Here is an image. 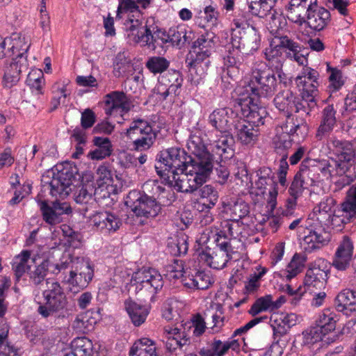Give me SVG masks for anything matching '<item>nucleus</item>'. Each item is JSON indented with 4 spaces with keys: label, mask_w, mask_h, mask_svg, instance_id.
Listing matches in <instances>:
<instances>
[{
    "label": "nucleus",
    "mask_w": 356,
    "mask_h": 356,
    "mask_svg": "<svg viewBox=\"0 0 356 356\" xmlns=\"http://www.w3.org/2000/svg\"><path fill=\"white\" fill-rule=\"evenodd\" d=\"M336 200L330 196L325 197L314 208L316 220H309L306 225L307 234L304 237L305 243L308 245L305 250L312 251L320 249L328 243L330 234L326 232L324 225H329L330 218L337 210Z\"/></svg>",
    "instance_id": "obj_1"
},
{
    "label": "nucleus",
    "mask_w": 356,
    "mask_h": 356,
    "mask_svg": "<svg viewBox=\"0 0 356 356\" xmlns=\"http://www.w3.org/2000/svg\"><path fill=\"white\" fill-rule=\"evenodd\" d=\"M212 170L213 168L209 165L193 163L188 165L187 170H179L168 175V179L178 192L193 193L207 181Z\"/></svg>",
    "instance_id": "obj_2"
},
{
    "label": "nucleus",
    "mask_w": 356,
    "mask_h": 356,
    "mask_svg": "<svg viewBox=\"0 0 356 356\" xmlns=\"http://www.w3.org/2000/svg\"><path fill=\"white\" fill-rule=\"evenodd\" d=\"M192 163L193 158L184 149L171 147L162 150L158 155L155 170L161 177L167 176L168 178L174 172L187 170L188 165Z\"/></svg>",
    "instance_id": "obj_3"
},
{
    "label": "nucleus",
    "mask_w": 356,
    "mask_h": 356,
    "mask_svg": "<svg viewBox=\"0 0 356 356\" xmlns=\"http://www.w3.org/2000/svg\"><path fill=\"white\" fill-rule=\"evenodd\" d=\"M234 139L231 135H223L211 145L213 152V164L216 163L215 172L217 175V181L223 184L229 176V171L226 165L221 164L229 160L234 154L233 146Z\"/></svg>",
    "instance_id": "obj_4"
},
{
    "label": "nucleus",
    "mask_w": 356,
    "mask_h": 356,
    "mask_svg": "<svg viewBox=\"0 0 356 356\" xmlns=\"http://www.w3.org/2000/svg\"><path fill=\"white\" fill-rule=\"evenodd\" d=\"M277 81L275 73L269 69L253 71L247 91L258 98L272 97L277 90Z\"/></svg>",
    "instance_id": "obj_5"
},
{
    "label": "nucleus",
    "mask_w": 356,
    "mask_h": 356,
    "mask_svg": "<svg viewBox=\"0 0 356 356\" xmlns=\"http://www.w3.org/2000/svg\"><path fill=\"white\" fill-rule=\"evenodd\" d=\"M214 38L213 33H206L193 42L186 60L188 67L197 69L204 61V65H208V59L215 47Z\"/></svg>",
    "instance_id": "obj_6"
},
{
    "label": "nucleus",
    "mask_w": 356,
    "mask_h": 356,
    "mask_svg": "<svg viewBox=\"0 0 356 356\" xmlns=\"http://www.w3.org/2000/svg\"><path fill=\"white\" fill-rule=\"evenodd\" d=\"M330 149L335 156L326 165L337 166L339 169L346 170L348 167H355V147L353 143L346 140L332 138Z\"/></svg>",
    "instance_id": "obj_7"
},
{
    "label": "nucleus",
    "mask_w": 356,
    "mask_h": 356,
    "mask_svg": "<svg viewBox=\"0 0 356 356\" xmlns=\"http://www.w3.org/2000/svg\"><path fill=\"white\" fill-rule=\"evenodd\" d=\"M44 302L41 303L38 312L44 318H47L56 312L63 309L67 305V298L58 282H54L43 292Z\"/></svg>",
    "instance_id": "obj_8"
},
{
    "label": "nucleus",
    "mask_w": 356,
    "mask_h": 356,
    "mask_svg": "<svg viewBox=\"0 0 356 356\" xmlns=\"http://www.w3.org/2000/svg\"><path fill=\"white\" fill-rule=\"evenodd\" d=\"M125 204L136 216L147 218L156 216L161 210L156 201L143 195L138 191H131L129 193Z\"/></svg>",
    "instance_id": "obj_9"
},
{
    "label": "nucleus",
    "mask_w": 356,
    "mask_h": 356,
    "mask_svg": "<svg viewBox=\"0 0 356 356\" xmlns=\"http://www.w3.org/2000/svg\"><path fill=\"white\" fill-rule=\"evenodd\" d=\"M135 282L136 291L140 297L145 294L153 297L163 285L162 276L152 268L137 272L135 275Z\"/></svg>",
    "instance_id": "obj_10"
},
{
    "label": "nucleus",
    "mask_w": 356,
    "mask_h": 356,
    "mask_svg": "<svg viewBox=\"0 0 356 356\" xmlns=\"http://www.w3.org/2000/svg\"><path fill=\"white\" fill-rule=\"evenodd\" d=\"M74 179L73 168L71 167L64 168L57 174H54L50 181H47L46 184H43V188L49 189L52 196L63 199L72 191L71 186Z\"/></svg>",
    "instance_id": "obj_11"
},
{
    "label": "nucleus",
    "mask_w": 356,
    "mask_h": 356,
    "mask_svg": "<svg viewBox=\"0 0 356 356\" xmlns=\"http://www.w3.org/2000/svg\"><path fill=\"white\" fill-rule=\"evenodd\" d=\"M93 276V269L88 260L84 259L75 262L72 270H70L69 275H65L63 280L79 291L87 287Z\"/></svg>",
    "instance_id": "obj_12"
},
{
    "label": "nucleus",
    "mask_w": 356,
    "mask_h": 356,
    "mask_svg": "<svg viewBox=\"0 0 356 356\" xmlns=\"http://www.w3.org/2000/svg\"><path fill=\"white\" fill-rule=\"evenodd\" d=\"M239 118L238 114L234 111L232 108H218L213 111L209 115V121L210 124L218 130L222 136L229 134V130L231 129V127H234V124Z\"/></svg>",
    "instance_id": "obj_13"
},
{
    "label": "nucleus",
    "mask_w": 356,
    "mask_h": 356,
    "mask_svg": "<svg viewBox=\"0 0 356 356\" xmlns=\"http://www.w3.org/2000/svg\"><path fill=\"white\" fill-rule=\"evenodd\" d=\"M29 70L27 56L20 55L19 57H13L10 63H7L4 68L3 84L5 87L10 88L16 85L20 79V74L26 72Z\"/></svg>",
    "instance_id": "obj_14"
},
{
    "label": "nucleus",
    "mask_w": 356,
    "mask_h": 356,
    "mask_svg": "<svg viewBox=\"0 0 356 356\" xmlns=\"http://www.w3.org/2000/svg\"><path fill=\"white\" fill-rule=\"evenodd\" d=\"M322 171L329 174L334 191L341 190L356 179L355 167H348L345 170L339 169L337 166L326 165L323 167Z\"/></svg>",
    "instance_id": "obj_15"
},
{
    "label": "nucleus",
    "mask_w": 356,
    "mask_h": 356,
    "mask_svg": "<svg viewBox=\"0 0 356 356\" xmlns=\"http://www.w3.org/2000/svg\"><path fill=\"white\" fill-rule=\"evenodd\" d=\"M187 146L195 156L193 163L213 168V152L210 153L206 148L200 136L192 135L187 142Z\"/></svg>",
    "instance_id": "obj_16"
},
{
    "label": "nucleus",
    "mask_w": 356,
    "mask_h": 356,
    "mask_svg": "<svg viewBox=\"0 0 356 356\" xmlns=\"http://www.w3.org/2000/svg\"><path fill=\"white\" fill-rule=\"evenodd\" d=\"M95 228L104 234L115 232L122 225L121 219L115 214L108 211L99 212L91 218Z\"/></svg>",
    "instance_id": "obj_17"
},
{
    "label": "nucleus",
    "mask_w": 356,
    "mask_h": 356,
    "mask_svg": "<svg viewBox=\"0 0 356 356\" xmlns=\"http://www.w3.org/2000/svg\"><path fill=\"white\" fill-rule=\"evenodd\" d=\"M317 0H291L286 10V16L291 22L302 24L310 8Z\"/></svg>",
    "instance_id": "obj_18"
},
{
    "label": "nucleus",
    "mask_w": 356,
    "mask_h": 356,
    "mask_svg": "<svg viewBox=\"0 0 356 356\" xmlns=\"http://www.w3.org/2000/svg\"><path fill=\"white\" fill-rule=\"evenodd\" d=\"M244 118L239 117L234 129L238 140L243 145H253L258 140L259 129L252 126Z\"/></svg>",
    "instance_id": "obj_19"
},
{
    "label": "nucleus",
    "mask_w": 356,
    "mask_h": 356,
    "mask_svg": "<svg viewBox=\"0 0 356 356\" xmlns=\"http://www.w3.org/2000/svg\"><path fill=\"white\" fill-rule=\"evenodd\" d=\"M312 89L303 88L301 97H296L295 113H300L301 116H307L316 106V96L317 95L316 86L311 84Z\"/></svg>",
    "instance_id": "obj_20"
},
{
    "label": "nucleus",
    "mask_w": 356,
    "mask_h": 356,
    "mask_svg": "<svg viewBox=\"0 0 356 356\" xmlns=\"http://www.w3.org/2000/svg\"><path fill=\"white\" fill-rule=\"evenodd\" d=\"M106 113L112 115L115 111L127 113L131 107V102L122 91H113L105 96Z\"/></svg>",
    "instance_id": "obj_21"
},
{
    "label": "nucleus",
    "mask_w": 356,
    "mask_h": 356,
    "mask_svg": "<svg viewBox=\"0 0 356 356\" xmlns=\"http://www.w3.org/2000/svg\"><path fill=\"white\" fill-rule=\"evenodd\" d=\"M211 249L207 247L198 250V256L201 261H204L208 266L214 269H222L227 263L232 259L231 255L223 250L210 252Z\"/></svg>",
    "instance_id": "obj_22"
},
{
    "label": "nucleus",
    "mask_w": 356,
    "mask_h": 356,
    "mask_svg": "<svg viewBox=\"0 0 356 356\" xmlns=\"http://www.w3.org/2000/svg\"><path fill=\"white\" fill-rule=\"evenodd\" d=\"M330 18V12L319 6L317 1L310 8L306 17V22L311 29L319 31L325 27Z\"/></svg>",
    "instance_id": "obj_23"
},
{
    "label": "nucleus",
    "mask_w": 356,
    "mask_h": 356,
    "mask_svg": "<svg viewBox=\"0 0 356 356\" xmlns=\"http://www.w3.org/2000/svg\"><path fill=\"white\" fill-rule=\"evenodd\" d=\"M353 245L348 236H344L339 244L332 261V266L339 270H345L353 256Z\"/></svg>",
    "instance_id": "obj_24"
},
{
    "label": "nucleus",
    "mask_w": 356,
    "mask_h": 356,
    "mask_svg": "<svg viewBox=\"0 0 356 356\" xmlns=\"http://www.w3.org/2000/svg\"><path fill=\"white\" fill-rule=\"evenodd\" d=\"M336 122V110L333 105H327L322 111L321 123L316 134V138L321 140L328 136L332 131Z\"/></svg>",
    "instance_id": "obj_25"
},
{
    "label": "nucleus",
    "mask_w": 356,
    "mask_h": 356,
    "mask_svg": "<svg viewBox=\"0 0 356 356\" xmlns=\"http://www.w3.org/2000/svg\"><path fill=\"white\" fill-rule=\"evenodd\" d=\"M243 47V53L249 54L257 50L259 47L260 37L257 30L251 25L247 24L238 31Z\"/></svg>",
    "instance_id": "obj_26"
},
{
    "label": "nucleus",
    "mask_w": 356,
    "mask_h": 356,
    "mask_svg": "<svg viewBox=\"0 0 356 356\" xmlns=\"http://www.w3.org/2000/svg\"><path fill=\"white\" fill-rule=\"evenodd\" d=\"M334 306L339 312L348 315L355 311L356 306V291L349 289L342 290L338 293L334 300Z\"/></svg>",
    "instance_id": "obj_27"
},
{
    "label": "nucleus",
    "mask_w": 356,
    "mask_h": 356,
    "mask_svg": "<svg viewBox=\"0 0 356 356\" xmlns=\"http://www.w3.org/2000/svg\"><path fill=\"white\" fill-rule=\"evenodd\" d=\"M296 97L289 90L278 93L274 99L275 107L282 112L286 119L292 118L293 113H295Z\"/></svg>",
    "instance_id": "obj_28"
},
{
    "label": "nucleus",
    "mask_w": 356,
    "mask_h": 356,
    "mask_svg": "<svg viewBox=\"0 0 356 356\" xmlns=\"http://www.w3.org/2000/svg\"><path fill=\"white\" fill-rule=\"evenodd\" d=\"M282 131L289 133L293 138L300 140L305 138L308 132V126L305 120L302 117H292L286 120L285 123L282 127Z\"/></svg>",
    "instance_id": "obj_29"
},
{
    "label": "nucleus",
    "mask_w": 356,
    "mask_h": 356,
    "mask_svg": "<svg viewBox=\"0 0 356 356\" xmlns=\"http://www.w3.org/2000/svg\"><path fill=\"white\" fill-rule=\"evenodd\" d=\"M165 331L167 338L165 346L169 351L175 350L177 348H183L191 343L190 339L186 337L184 332H181L177 327H165Z\"/></svg>",
    "instance_id": "obj_30"
},
{
    "label": "nucleus",
    "mask_w": 356,
    "mask_h": 356,
    "mask_svg": "<svg viewBox=\"0 0 356 356\" xmlns=\"http://www.w3.org/2000/svg\"><path fill=\"white\" fill-rule=\"evenodd\" d=\"M125 25L128 38L134 43H140L141 46H143V40L148 39L146 37L147 30L149 29L147 26H143L142 22L139 19H134L130 17Z\"/></svg>",
    "instance_id": "obj_31"
},
{
    "label": "nucleus",
    "mask_w": 356,
    "mask_h": 356,
    "mask_svg": "<svg viewBox=\"0 0 356 356\" xmlns=\"http://www.w3.org/2000/svg\"><path fill=\"white\" fill-rule=\"evenodd\" d=\"M326 279V271L319 267L310 268L307 270L303 287H307L308 289L311 288L321 289L325 286Z\"/></svg>",
    "instance_id": "obj_32"
},
{
    "label": "nucleus",
    "mask_w": 356,
    "mask_h": 356,
    "mask_svg": "<svg viewBox=\"0 0 356 356\" xmlns=\"http://www.w3.org/2000/svg\"><path fill=\"white\" fill-rule=\"evenodd\" d=\"M8 40L10 41L12 56L19 57L20 55L27 56L26 53L31 46L29 38L21 33H13Z\"/></svg>",
    "instance_id": "obj_33"
},
{
    "label": "nucleus",
    "mask_w": 356,
    "mask_h": 356,
    "mask_svg": "<svg viewBox=\"0 0 356 356\" xmlns=\"http://www.w3.org/2000/svg\"><path fill=\"white\" fill-rule=\"evenodd\" d=\"M125 308L131 322L135 326H140L146 320L149 309L145 306L140 305L132 300L125 302Z\"/></svg>",
    "instance_id": "obj_34"
},
{
    "label": "nucleus",
    "mask_w": 356,
    "mask_h": 356,
    "mask_svg": "<svg viewBox=\"0 0 356 356\" xmlns=\"http://www.w3.org/2000/svg\"><path fill=\"white\" fill-rule=\"evenodd\" d=\"M322 168L318 166H307L302 163L299 171L296 173V177L302 181L305 187L307 188L315 184L318 180L319 172H322Z\"/></svg>",
    "instance_id": "obj_35"
},
{
    "label": "nucleus",
    "mask_w": 356,
    "mask_h": 356,
    "mask_svg": "<svg viewBox=\"0 0 356 356\" xmlns=\"http://www.w3.org/2000/svg\"><path fill=\"white\" fill-rule=\"evenodd\" d=\"M146 37L148 39L143 40V46H147L154 51L156 50L157 47L163 48L165 46L167 47L168 43H170L169 32L167 33L165 31L160 29L152 33L149 28Z\"/></svg>",
    "instance_id": "obj_36"
},
{
    "label": "nucleus",
    "mask_w": 356,
    "mask_h": 356,
    "mask_svg": "<svg viewBox=\"0 0 356 356\" xmlns=\"http://www.w3.org/2000/svg\"><path fill=\"white\" fill-rule=\"evenodd\" d=\"M93 143L96 148L88 154L91 159L102 160L111 154L112 145L108 138L95 137Z\"/></svg>",
    "instance_id": "obj_37"
},
{
    "label": "nucleus",
    "mask_w": 356,
    "mask_h": 356,
    "mask_svg": "<svg viewBox=\"0 0 356 356\" xmlns=\"http://www.w3.org/2000/svg\"><path fill=\"white\" fill-rule=\"evenodd\" d=\"M339 320V316L334 310L327 308L323 309L316 321V325L321 328V330L327 334L334 331L336 328V323Z\"/></svg>",
    "instance_id": "obj_38"
},
{
    "label": "nucleus",
    "mask_w": 356,
    "mask_h": 356,
    "mask_svg": "<svg viewBox=\"0 0 356 356\" xmlns=\"http://www.w3.org/2000/svg\"><path fill=\"white\" fill-rule=\"evenodd\" d=\"M98 191V189L95 188L92 183L87 182L77 187L74 193V198L75 202L78 204H92L95 200L93 196L95 195Z\"/></svg>",
    "instance_id": "obj_39"
},
{
    "label": "nucleus",
    "mask_w": 356,
    "mask_h": 356,
    "mask_svg": "<svg viewBox=\"0 0 356 356\" xmlns=\"http://www.w3.org/2000/svg\"><path fill=\"white\" fill-rule=\"evenodd\" d=\"M355 217L356 211L349 210L348 208H345L344 204H341V207L338 208L335 213H333V216L330 218V220H329V225H332L333 227L341 229L343 225L350 222Z\"/></svg>",
    "instance_id": "obj_40"
},
{
    "label": "nucleus",
    "mask_w": 356,
    "mask_h": 356,
    "mask_svg": "<svg viewBox=\"0 0 356 356\" xmlns=\"http://www.w3.org/2000/svg\"><path fill=\"white\" fill-rule=\"evenodd\" d=\"M130 356H157L154 343L147 338L136 341L129 351Z\"/></svg>",
    "instance_id": "obj_41"
},
{
    "label": "nucleus",
    "mask_w": 356,
    "mask_h": 356,
    "mask_svg": "<svg viewBox=\"0 0 356 356\" xmlns=\"http://www.w3.org/2000/svg\"><path fill=\"white\" fill-rule=\"evenodd\" d=\"M92 353V341L86 337L74 339L72 343V350L64 356H90Z\"/></svg>",
    "instance_id": "obj_42"
},
{
    "label": "nucleus",
    "mask_w": 356,
    "mask_h": 356,
    "mask_svg": "<svg viewBox=\"0 0 356 356\" xmlns=\"http://www.w3.org/2000/svg\"><path fill=\"white\" fill-rule=\"evenodd\" d=\"M30 257V251L23 250L21 254L14 257L12 263V268L14 270L17 281H19L24 273L30 269V266L28 264Z\"/></svg>",
    "instance_id": "obj_43"
},
{
    "label": "nucleus",
    "mask_w": 356,
    "mask_h": 356,
    "mask_svg": "<svg viewBox=\"0 0 356 356\" xmlns=\"http://www.w3.org/2000/svg\"><path fill=\"white\" fill-rule=\"evenodd\" d=\"M249 11L254 15L264 17L271 11L273 0H246Z\"/></svg>",
    "instance_id": "obj_44"
},
{
    "label": "nucleus",
    "mask_w": 356,
    "mask_h": 356,
    "mask_svg": "<svg viewBox=\"0 0 356 356\" xmlns=\"http://www.w3.org/2000/svg\"><path fill=\"white\" fill-rule=\"evenodd\" d=\"M307 257L304 254L296 253L284 271L287 280H291L299 274L304 268Z\"/></svg>",
    "instance_id": "obj_45"
},
{
    "label": "nucleus",
    "mask_w": 356,
    "mask_h": 356,
    "mask_svg": "<svg viewBox=\"0 0 356 356\" xmlns=\"http://www.w3.org/2000/svg\"><path fill=\"white\" fill-rule=\"evenodd\" d=\"M154 131L147 121L143 119H136L131 123L129 128L126 131V135L131 139Z\"/></svg>",
    "instance_id": "obj_46"
},
{
    "label": "nucleus",
    "mask_w": 356,
    "mask_h": 356,
    "mask_svg": "<svg viewBox=\"0 0 356 356\" xmlns=\"http://www.w3.org/2000/svg\"><path fill=\"white\" fill-rule=\"evenodd\" d=\"M152 0H120L117 10V17L121 18V14L123 13H134L138 14V4L144 9L147 8Z\"/></svg>",
    "instance_id": "obj_47"
},
{
    "label": "nucleus",
    "mask_w": 356,
    "mask_h": 356,
    "mask_svg": "<svg viewBox=\"0 0 356 356\" xmlns=\"http://www.w3.org/2000/svg\"><path fill=\"white\" fill-rule=\"evenodd\" d=\"M170 64V61L166 58L153 56L147 58L145 62V67L150 73L156 75L165 72L168 69Z\"/></svg>",
    "instance_id": "obj_48"
},
{
    "label": "nucleus",
    "mask_w": 356,
    "mask_h": 356,
    "mask_svg": "<svg viewBox=\"0 0 356 356\" xmlns=\"http://www.w3.org/2000/svg\"><path fill=\"white\" fill-rule=\"evenodd\" d=\"M195 192L202 199L203 206L207 209L213 207L218 201V192L211 185L202 186Z\"/></svg>",
    "instance_id": "obj_49"
},
{
    "label": "nucleus",
    "mask_w": 356,
    "mask_h": 356,
    "mask_svg": "<svg viewBox=\"0 0 356 356\" xmlns=\"http://www.w3.org/2000/svg\"><path fill=\"white\" fill-rule=\"evenodd\" d=\"M159 82L165 87L170 88L173 87V90L178 91L182 86L183 79L179 71L171 70L161 76Z\"/></svg>",
    "instance_id": "obj_50"
},
{
    "label": "nucleus",
    "mask_w": 356,
    "mask_h": 356,
    "mask_svg": "<svg viewBox=\"0 0 356 356\" xmlns=\"http://www.w3.org/2000/svg\"><path fill=\"white\" fill-rule=\"evenodd\" d=\"M318 73L315 70L310 67L304 68L302 74L296 77V83L298 86L302 85L303 88L312 89L311 84L312 83L316 86L317 88L318 86Z\"/></svg>",
    "instance_id": "obj_51"
},
{
    "label": "nucleus",
    "mask_w": 356,
    "mask_h": 356,
    "mask_svg": "<svg viewBox=\"0 0 356 356\" xmlns=\"http://www.w3.org/2000/svg\"><path fill=\"white\" fill-rule=\"evenodd\" d=\"M97 321L90 316V312H87L77 316L73 323V327L80 332H86L93 329Z\"/></svg>",
    "instance_id": "obj_52"
},
{
    "label": "nucleus",
    "mask_w": 356,
    "mask_h": 356,
    "mask_svg": "<svg viewBox=\"0 0 356 356\" xmlns=\"http://www.w3.org/2000/svg\"><path fill=\"white\" fill-rule=\"evenodd\" d=\"M273 44L280 48L286 49L292 52L300 51L301 45L287 35H275L273 38Z\"/></svg>",
    "instance_id": "obj_53"
},
{
    "label": "nucleus",
    "mask_w": 356,
    "mask_h": 356,
    "mask_svg": "<svg viewBox=\"0 0 356 356\" xmlns=\"http://www.w3.org/2000/svg\"><path fill=\"white\" fill-rule=\"evenodd\" d=\"M156 138V133L151 132L140 137L131 138L133 141L134 149L136 151H145L149 149L154 143Z\"/></svg>",
    "instance_id": "obj_54"
},
{
    "label": "nucleus",
    "mask_w": 356,
    "mask_h": 356,
    "mask_svg": "<svg viewBox=\"0 0 356 356\" xmlns=\"http://www.w3.org/2000/svg\"><path fill=\"white\" fill-rule=\"evenodd\" d=\"M252 109L245 120L259 129V126L264 125L265 123V119L267 117L266 110L264 107H259L257 104H252Z\"/></svg>",
    "instance_id": "obj_55"
},
{
    "label": "nucleus",
    "mask_w": 356,
    "mask_h": 356,
    "mask_svg": "<svg viewBox=\"0 0 356 356\" xmlns=\"http://www.w3.org/2000/svg\"><path fill=\"white\" fill-rule=\"evenodd\" d=\"M142 188V194L143 195L147 196L151 199H154L155 201H156V199L165 191V188L159 184L157 180H148L145 181L143 184Z\"/></svg>",
    "instance_id": "obj_56"
},
{
    "label": "nucleus",
    "mask_w": 356,
    "mask_h": 356,
    "mask_svg": "<svg viewBox=\"0 0 356 356\" xmlns=\"http://www.w3.org/2000/svg\"><path fill=\"white\" fill-rule=\"evenodd\" d=\"M273 304V301L270 295L259 298L255 300L248 312L252 316H255L262 312L272 309Z\"/></svg>",
    "instance_id": "obj_57"
},
{
    "label": "nucleus",
    "mask_w": 356,
    "mask_h": 356,
    "mask_svg": "<svg viewBox=\"0 0 356 356\" xmlns=\"http://www.w3.org/2000/svg\"><path fill=\"white\" fill-rule=\"evenodd\" d=\"M49 261L44 260L40 264L35 266L33 270L29 272L31 282L35 286L42 284L48 272Z\"/></svg>",
    "instance_id": "obj_58"
},
{
    "label": "nucleus",
    "mask_w": 356,
    "mask_h": 356,
    "mask_svg": "<svg viewBox=\"0 0 356 356\" xmlns=\"http://www.w3.org/2000/svg\"><path fill=\"white\" fill-rule=\"evenodd\" d=\"M113 183L112 174L111 170L105 165H100L97 170V184L98 187L97 189L103 190L105 187L107 188L111 186Z\"/></svg>",
    "instance_id": "obj_59"
},
{
    "label": "nucleus",
    "mask_w": 356,
    "mask_h": 356,
    "mask_svg": "<svg viewBox=\"0 0 356 356\" xmlns=\"http://www.w3.org/2000/svg\"><path fill=\"white\" fill-rule=\"evenodd\" d=\"M325 334L316 325L312 326L302 332L303 343L305 345H313L323 339Z\"/></svg>",
    "instance_id": "obj_60"
},
{
    "label": "nucleus",
    "mask_w": 356,
    "mask_h": 356,
    "mask_svg": "<svg viewBox=\"0 0 356 356\" xmlns=\"http://www.w3.org/2000/svg\"><path fill=\"white\" fill-rule=\"evenodd\" d=\"M280 49L281 48L279 46H275L273 44V39L270 47L266 49L265 51L266 58L269 62H271L272 65L277 70L282 68V62L281 60L282 52L281 51Z\"/></svg>",
    "instance_id": "obj_61"
},
{
    "label": "nucleus",
    "mask_w": 356,
    "mask_h": 356,
    "mask_svg": "<svg viewBox=\"0 0 356 356\" xmlns=\"http://www.w3.org/2000/svg\"><path fill=\"white\" fill-rule=\"evenodd\" d=\"M233 220L238 221L245 217L250 212L248 204L242 200H238L230 205Z\"/></svg>",
    "instance_id": "obj_62"
},
{
    "label": "nucleus",
    "mask_w": 356,
    "mask_h": 356,
    "mask_svg": "<svg viewBox=\"0 0 356 356\" xmlns=\"http://www.w3.org/2000/svg\"><path fill=\"white\" fill-rule=\"evenodd\" d=\"M294 138L288 133V131H283L280 134H277L274 138V143L275 149L277 152L282 150H286L289 149L292 145V140Z\"/></svg>",
    "instance_id": "obj_63"
},
{
    "label": "nucleus",
    "mask_w": 356,
    "mask_h": 356,
    "mask_svg": "<svg viewBox=\"0 0 356 356\" xmlns=\"http://www.w3.org/2000/svg\"><path fill=\"white\" fill-rule=\"evenodd\" d=\"M40 209L42 213L44 220L50 225H56L61 221L60 218L54 212L53 208L45 201L41 202Z\"/></svg>",
    "instance_id": "obj_64"
}]
</instances>
